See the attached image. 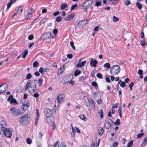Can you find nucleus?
Returning <instances> with one entry per match:
<instances>
[{"label": "nucleus", "instance_id": "a211bd4d", "mask_svg": "<svg viewBox=\"0 0 147 147\" xmlns=\"http://www.w3.org/2000/svg\"><path fill=\"white\" fill-rule=\"evenodd\" d=\"M100 139H98V143L96 144H95V141L94 140H92V144H91L90 146L91 147H94V146L96 145L95 146L96 147H97L98 146L99 144V143L100 142Z\"/></svg>", "mask_w": 147, "mask_h": 147}, {"label": "nucleus", "instance_id": "58836bf2", "mask_svg": "<svg viewBox=\"0 0 147 147\" xmlns=\"http://www.w3.org/2000/svg\"><path fill=\"white\" fill-rule=\"evenodd\" d=\"M122 108L120 107L119 108V115L120 116V117L121 118H122Z\"/></svg>", "mask_w": 147, "mask_h": 147}, {"label": "nucleus", "instance_id": "2eb2a0df", "mask_svg": "<svg viewBox=\"0 0 147 147\" xmlns=\"http://www.w3.org/2000/svg\"><path fill=\"white\" fill-rule=\"evenodd\" d=\"M74 16V13H72L68 16L64 18V20L65 21L71 20L73 19Z\"/></svg>", "mask_w": 147, "mask_h": 147}, {"label": "nucleus", "instance_id": "72a5a7b5", "mask_svg": "<svg viewBox=\"0 0 147 147\" xmlns=\"http://www.w3.org/2000/svg\"><path fill=\"white\" fill-rule=\"evenodd\" d=\"M113 21L114 22H116L117 21L119 20V19L117 17H116L115 16H114L113 18Z\"/></svg>", "mask_w": 147, "mask_h": 147}, {"label": "nucleus", "instance_id": "ea45409f", "mask_svg": "<svg viewBox=\"0 0 147 147\" xmlns=\"http://www.w3.org/2000/svg\"><path fill=\"white\" fill-rule=\"evenodd\" d=\"M133 140H131L127 144V147H130L131 146H132L133 144Z\"/></svg>", "mask_w": 147, "mask_h": 147}, {"label": "nucleus", "instance_id": "e2e57ef3", "mask_svg": "<svg viewBox=\"0 0 147 147\" xmlns=\"http://www.w3.org/2000/svg\"><path fill=\"white\" fill-rule=\"evenodd\" d=\"M12 5V3L9 2L7 5V9H8Z\"/></svg>", "mask_w": 147, "mask_h": 147}, {"label": "nucleus", "instance_id": "dca6fc26", "mask_svg": "<svg viewBox=\"0 0 147 147\" xmlns=\"http://www.w3.org/2000/svg\"><path fill=\"white\" fill-rule=\"evenodd\" d=\"M54 119V117L53 115H51V116L47 117L46 120L48 123H52L53 122V119Z\"/></svg>", "mask_w": 147, "mask_h": 147}, {"label": "nucleus", "instance_id": "bf43d9fd", "mask_svg": "<svg viewBox=\"0 0 147 147\" xmlns=\"http://www.w3.org/2000/svg\"><path fill=\"white\" fill-rule=\"evenodd\" d=\"M69 82V81H63L62 80L61 81V84H65Z\"/></svg>", "mask_w": 147, "mask_h": 147}, {"label": "nucleus", "instance_id": "7ed1b4c3", "mask_svg": "<svg viewBox=\"0 0 147 147\" xmlns=\"http://www.w3.org/2000/svg\"><path fill=\"white\" fill-rule=\"evenodd\" d=\"M120 68L118 65H114L110 69V72L111 74L113 75H117L120 72Z\"/></svg>", "mask_w": 147, "mask_h": 147}, {"label": "nucleus", "instance_id": "393cba45", "mask_svg": "<svg viewBox=\"0 0 147 147\" xmlns=\"http://www.w3.org/2000/svg\"><path fill=\"white\" fill-rule=\"evenodd\" d=\"M58 32V30L56 29H55L53 31V33L54 35V36H52L51 37L52 38H54L56 36V35Z\"/></svg>", "mask_w": 147, "mask_h": 147}, {"label": "nucleus", "instance_id": "5fc2aeb1", "mask_svg": "<svg viewBox=\"0 0 147 147\" xmlns=\"http://www.w3.org/2000/svg\"><path fill=\"white\" fill-rule=\"evenodd\" d=\"M52 129L53 130H55L56 129L55 124L54 122H53L52 123Z\"/></svg>", "mask_w": 147, "mask_h": 147}, {"label": "nucleus", "instance_id": "c85d7f7f", "mask_svg": "<svg viewBox=\"0 0 147 147\" xmlns=\"http://www.w3.org/2000/svg\"><path fill=\"white\" fill-rule=\"evenodd\" d=\"M99 114L100 116V118H103V111L102 109H100V110Z\"/></svg>", "mask_w": 147, "mask_h": 147}, {"label": "nucleus", "instance_id": "69168bd1", "mask_svg": "<svg viewBox=\"0 0 147 147\" xmlns=\"http://www.w3.org/2000/svg\"><path fill=\"white\" fill-rule=\"evenodd\" d=\"M59 13V11H56V12H55L53 14V15L55 16L58 15Z\"/></svg>", "mask_w": 147, "mask_h": 147}, {"label": "nucleus", "instance_id": "de8ad7c7", "mask_svg": "<svg viewBox=\"0 0 147 147\" xmlns=\"http://www.w3.org/2000/svg\"><path fill=\"white\" fill-rule=\"evenodd\" d=\"M102 1L96 2L95 4V6H99L101 5Z\"/></svg>", "mask_w": 147, "mask_h": 147}, {"label": "nucleus", "instance_id": "f8f14e48", "mask_svg": "<svg viewBox=\"0 0 147 147\" xmlns=\"http://www.w3.org/2000/svg\"><path fill=\"white\" fill-rule=\"evenodd\" d=\"M87 21L84 20L80 21L77 24L79 28H82L84 26H85Z\"/></svg>", "mask_w": 147, "mask_h": 147}, {"label": "nucleus", "instance_id": "7c9ffc66", "mask_svg": "<svg viewBox=\"0 0 147 147\" xmlns=\"http://www.w3.org/2000/svg\"><path fill=\"white\" fill-rule=\"evenodd\" d=\"M104 129L102 128H101V129L99 130L98 133L99 135L101 136L104 133Z\"/></svg>", "mask_w": 147, "mask_h": 147}, {"label": "nucleus", "instance_id": "13d9d810", "mask_svg": "<svg viewBox=\"0 0 147 147\" xmlns=\"http://www.w3.org/2000/svg\"><path fill=\"white\" fill-rule=\"evenodd\" d=\"M95 74V72L94 71H92L90 76L92 77H93Z\"/></svg>", "mask_w": 147, "mask_h": 147}, {"label": "nucleus", "instance_id": "3c124183", "mask_svg": "<svg viewBox=\"0 0 147 147\" xmlns=\"http://www.w3.org/2000/svg\"><path fill=\"white\" fill-rule=\"evenodd\" d=\"M75 130L77 132V133H81V132L79 128H77L76 127H75Z\"/></svg>", "mask_w": 147, "mask_h": 147}, {"label": "nucleus", "instance_id": "473e14b6", "mask_svg": "<svg viewBox=\"0 0 147 147\" xmlns=\"http://www.w3.org/2000/svg\"><path fill=\"white\" fill-rule=\"evenodd\" d=\"M23 8L22 6H20L17 11V13H21L22 11Z\"/></svg>", "mask_w": 147, "mask_h": 147}, {"label": "nucleus", "instance_id": "79ce46f5", "mask_svg": "<svg viewBox=\"0 0 147 147\" xmlns=\"http://www.w3.org/2000/svg\"><path fill=\"white\" fill-rule=\"evenodd\" d=\"M70 45L71 47L73 48V49L74 50H75L76 49V48L75 47L74 45V43L73 41H71L70 42Z\"/></svg>", "mask_w": 147, "mask_h": 147}, {"label": "nucleus", "instance_id": "ddd939ff", "mask_svg": "<svg viewBox=\"0 0 147 147\" xmlns=\"http://www.w3.org/2000/svg\"><path fill=\"white\" fill-rule=\"evenodd\" d=\"M97 63V61L95 59L94 60L93 59H91L90 63V66L91 67H96Z\"/></svg>", "mask_w": 147, "mask_h": 147}, {"label": "nucleus", "instance_id": "8fccbe9b", "mask_svg": "<svg viewBox=\"0 0 147 147\" xmlns=\"http://www.w3.org/2000/svg\"><path fill=\"white\" fill-rule=\"evenodd\" d=\"M126 85V84L124 82H122L120 84V86L122 88L124 87Z\"/></svg>", "mask_w": 147, "mask_h": 147}, {"label": "nucleus", "instance_id": "e433bc0d", "mask_svg": "<svg viewBox=\"0 0 147 147\" xmlns=\"http://www.w3.org/2000/svg\"><path fill=\"white\" fill-rule=\"evenodd\" d=\"M13 96L12 95H10L7 98V101L8 102H11V101L13 99Z\"/></svg>", "mask_w": 147, "mask_h": 147}, {"label": "nucleus", "instance_id": "a878e982", "mask_svg": "<svg viewBox=\"0 0 147 147\" xmlns=\"http://www.w3.org/2000/svg\"><path fill=\"white\" fill-rule=\"evenodd\" d=\"M67 7V5L65 3H63L62 4L60 7L61 9V10H63Z\"/></svg>", "mask_w": 147, "mask_h": 147}, {"label": "nucleus", "instance_id": "49530a36", "mask_svg": "<svg viewBox=\"0 0 147 147\" xmlns=\"http://www.w3.org/2000/svg\"><path fill=\"white\" fill-rule=\"evenodd\" d=\"M92 85L94 87H98V84L95 82H92Z\"/></svg>", "mask_w": 147, "mask_h": 147}, {"label": "nucleus", "instance_id": "c03bdc74", "mask_svg": "<svg viewBox=\"0 0 147 147\" xmlns=\"http://www.w3.org/2000/svg\"><path fill=\"white\" fill-rule=\"evenodd\" d=\"M104 66L108 69H109L110 68V65L109 63H107L104 65Z\"/></svg>", "mask_w": 147, "mask_h": 147}, {"label": "nucleus", "instance_id": "aec40b11", "mask_svg": "<svg viewBox=\"0 0 147 147\" xmlns=\"http://www.w3.org/2000/svg\"><path fill=\"white\" fill-rule=\"evenodd\" d=\"M28 53V51L25 49L24 51L22 53L21 55H23L22 56L23 58H25Z\"/></svg>", "mask_w": 147, "mask_h": 147}, {"label": "nucleus", "instance_id": "37998d69", "mask_svg": "<svg viewBox=\"0 0 147 147\" xmlns=\"http://www.w3.org/2000/svg\"><path fill=\"white\" fill-rule=\"evenodd\" d=\"M34 36L33 34H31L28 37V39L30 40H32L34 38Z\"/></svg>", "mask_w": 147, "mask_h": 147}, {"label": "nucleus", "instance_id": "f03ea898", "mask_svg": "<svg viewBox=\"0 0 147 147\" xmlns=\"http://www.w3.org/2000/svg\"><path fill=\"white\" fill-rule=\"evenodd\" d=\"M10 111L11 114L15 117L21 115L23 113L22 111L20 109L15 107H11Z\"/></svg>", "mask_w": 147, "mask_h": 147}, {"label": "nucleus", "instance_id": "4d7b16f0", "mask_svg": "<svg viewBox=\"0 0 147 147\" xmlns=\"http://www.w3.org/2000/svg\"><path fill=\"white\" fill-rule=\"evenodd\" d=\"M97 77L98 78H102V75L100 73H98L97 74Z\"/></svg>", "mask_w": 147, "mask_h": 147}, {"label": "nucleus", "instance_id": "f3484780", "mask_svg": "<svg viewBox=\"0 0 147 147\" xmlns=\"http://www.w3.org/2000/svg\"><path fill=\"white\" fill-rule=\"evenodd\" d=\"M81 59L80 60L79 62L78 63L77 67V68H78V67H82L83 66H84V65L86 64V61H83L82 62H81Z\"/></svg>", "mask_w": 147, "mask_h": 147}, {"label": "nucleus", "instance_id": "9d476101", "mask_svg": "<svg viewBox=\"0 0 147 147\" xmlns=\"http://www.w3.org/2000/svg\"><path fill=\"white\" fill-rule=\"evenodd\" d=\"M8 85L6 84H1L0 86V93H3L6 91Z\"/></svg>", "mask_w": 147, "mask_h": 147}, {"label": "nucleus", "instance_id": "b1692460", "mask_svg": "<svg viewBox=\"0 0 147 147\" xmlns=\"http://www.w3.org/2000/svg\"><path fill=\"white\" fill-rule=\"evenodd\" d=\"M80 118L82 120H83L85 121H86L87 120V118L84 115H81L80 116Z\"/></svg>", "mask_w": 147, "mask_h": 147}, {"label": "nucleus", "instance_id": "680f3d73", "mask_svg": "<svg viewBox=\"0 0 147 147\" xmlns=\"http://www.w3.org/2000/svg\"><path fill=\"white\" fill-rule=\"evenodd\" d=\"M131 3V2L130 0H127L125 1V5L127 6L129 5Z\"/></svg>", "mask_w": 147, "mask_h": 147}, {"label": "nucleus", "instance_id": "20e7f679", "mask_svg": "<svg viewBox=\"0 0 147 147\" xmlns=\"http://www.w3.org/2000/svg\"><path fill=\"white\" fill-rule=\"evenodd\" d=\"M93 0H87L82 5L83 9L86 12L88 11V9L92 5L93 3Z\"/></svg>", "mask_w": 147, "mask_h": 147}, {"label": "nucleus", "instance_id": "09e8293b", "mask_svg": "<svg viewBox=\"0 0 147 147\" xmlns=\"http://www.w3.org/2000/svg\"><path fill=\"white\" fill-rule=\"evenodd\" d=\"M59 141L55 143L54 146L53 147H59Z\"/></svg>", "mask_w": 147, "mask_h": 147}, {"label": "nucleus", "instance_id": "f704fd0d", "mask_svg": "<svg viewBox=\"0 0 147 147\" xmlns=\"http://www.w3.org/2000/svg\"><path fill=\"white\" fill-rule=\"evenodd\" d=\"M39 65V63L37 61H35L33 64V66L34 67H36Z\"/></svg>", "mask_w": 147, "mask_h": 147}, {"label": "nucleus", "instance_id": "c9c22d12", "mask_svg": "<svg viewBox=\"0 0 147 147\" xmlns=\"http://www.w3.org/2000/svg\"><path fill=\"white\" fill-rule=\"evenodd\" d=\"M32 77V75L30 73L28 74L26 76V78L27 80H29Z\"/></svg>", "mask_w": 147, "mask_h": 147}, {"label": "nucleus", "instance_id": "4c0bfd02", "mask_svg": "<svg viewBox=\"0 0 147 147\" xmlns=\"http://www.w3.org/2000/svg\"><path fill=\"white\" fill-rule=\"evenodd\" d=\"M84 76H80L78 79V81L80 82H82L84 80Z\"/></svg>", "mask_w": 147, "mask_h": 147}, {"label": "nucleus", "instance_id": "6e6552de", "mask_svg": "<svg viewBox=\"0 0 147 147\" xmlns=\"http://www.w3.org/2000/svg\"><path fill=\"white\" fill-rule=\"evenodd\" d=\"M4 135L7 138H10L12 135L11 131L9 128H5L3 130Z\"/></svg>", "mask_w": 147, "mask_h": 147}, {"label": "nucleus", "instance_id": "a18cd8bd", "mask_svg": "<svg viewBox=\"0 0 147 147\" xmlns=\"http://www.w3.org/2000/svg\"><path fill=\"white\" fill-rule=\"evenodd\" d=\"M78 5L77 4H75L72 5L71 7L70 10L72 11L74 9H75L76 7Z\"/></svg>", "mask_w": 147, "mask_h": 147}, {"label": "nucleus", "instance_id": "6e6d98bb", "mask_svg": "<svg viewBox=\"0 0 147 147\" xmlns=\"http://www.w3.org/2000/svg\"><path fill=\"white\" fill-rule=\"evenodd\" d=\"M72 129L73 131L71 133V135L72 137H75V133H74V128L72 126Z\"/></svg>", "mask_w": 147, "mask_h": 147}, {"label": "nucleus", "instance_id": "338daca9", "mask_svg": "<svg viewBox=\"0 0 147 147\" xmlns=\"http://www.w3.org/2000/svg\"><path fill=\"white\" fill-rule=\"evenodd\" d=\"M34 74L36 76H39L40 75V74L38 71H36L34 72Z\"/></svg>", "mask_w": 147, "mask_h": 147}, {"label": "nucleus", "instance_id": "1a4fd4ad", "mask_svg": "<svg viewBox=\"0 0 147 147\" xmlns=\"http://www.w3.org/2000/svg\"><path fill=\"white\" fill-rule=\"evenodd\" d=\"M29 91L31 92H34L35 90L36 89V84L34 82L32 83L29 86Z\"/></svg>", "mask_w": 147, "mask_h": 147}, {"label": "nucleus", "instance_id": "cd10ccee", "mask_svg": "<svg viewBox=\"0 0 147 147\" xmlns=\"http://www.w3.org/2000/svg\"><path fill=\"white\" fill-rule=\"evenodd\" d=\"M42 82H43L42 78L39 79V80H38V82H37L38 85L39 86H40L42 84Z\"/></svg>", "mask_w": 147, "mask_h": 147}, {"label": "nucleus", "instance_id": "774afa93", "mask_svg": "<svg viewBox=\"0 0 147 147\" xmlns=\"http://www.w3.org/2000/svg\"><path fill=\"white\" fill-rule=\"evenodd\" d=\"M145 44V41L144 40H142L141 41V45L142 46H144Z\"/></svg>", "mask_w": 147, "mask_h": 147}, {"label": "nucleus", "instance_id": "bb28decb", "mask_svg": "<svg viewBox=\"0 0 147 147\" xmlns=\"http://www.w3.org/2000/svg\"><path fill=\"white\" fill-rule=\"evenodd\" d=\"M62 19V17L61 16H59L56 17L55 18V20L57 22H61Z\"/></svg>", "mask_w": 147, "mask_h": 147}, {"label": "nucleus", "instance_id": "052dcab7", "mask_svg": "<svg viewBox=\"0 0 147 147\" xmlns=\"http://www.w3.org/2000/svg\"><path fill=\"white\" fill-rule=\"evenodd\" d=\"M147 143V136L146 137V138L144 139V141L143 142V143L142 145H143V144H146Z\"/></svg>", "mask_w": 147, "mask_h": 147}, {"label": "nucleus", "instance_id": "5701e85b", "mask_svg": "<svg viewBox=\"0 0 147 147\" xmlns=\"http://www.w3.org/2000/svg\"><path fill=\"white\" fill-rule=\"evenodd\" d=\"M32 13L30 12V13H27L25 15V17L26 19H28L32 16Z\"/></svg>", "mask_w": 147, "mask_h": 147}, {"label": "nucleus", "instance_id": "9b49d317", "mask_svg": "<svg viewBox=\"0 0 147 147\" xmlns=\"http://www.w3.org/2000/svg\"><path fill=\"white\" fill-rule=\"evenodd\" d=\"M63 95L62 94H59L57 98V100L55 101V103H59L62 102L63 100Z\"/></svg>", "mask_w": 147, "mask_h": 147}, {"label": "nucleus", "instance_id": "a19ab883", "mask_svg": "<svg viewBox=\"0 0 147 147\" xmlns=\"http://www.w3.org/2000/svg\"><path fill=\"white\" fill-rule=\"evenodd\" d=\"M26 142L28 144H30L32 142V141L29 138H28L26 139Z\"/></svg>", "mask_w": 147, "mask_h": 147}, {"label": "nucleus", "instance_id": "6ab92c4d", "mask_svg": "<svg viewBox=\"0 0 147 147\" xmlns=\"http://www.w3.org/2000/svg\"><path fill=\"white\" fill-rule=\"evenodd\" d=\"M90 104H91L90 107H91V109L94 110L95 109V107L94 101L93 99H90Z\"/></svg>", "mask_w": 147, "mask_h": 147}, {"label": "nucleus", "instance_id": "0e129e2a", "mask_svg": "<svg viewBox=\"0 0 147 147\" xmlns=\"http://www.w3.org/2000/svg\"><path fill=\"white\" fill-rule=\"evenodd\" d=\"M118 145V142L117 141L115 142L113 144V147H116Z\"/></svg>", "mask_w": 147, "mask_h": 147}, {"label": "nucleus", "instance_id": "4be33fe9", "mask_svg": "<svg viewBox=\"0 0 147 147\" xmlns=\"http://www.w3.org/2000/svg\"><path fill=\"white\" fill-rule=\"evenodd\" d=\"M115 110L113 109L111 110L108 113V116L110 117H112L111 115V114H114L115 112Z\"/></svg>", "mask_w": 147, "mask_h": 147}, {"label": "nucleus", "instance_id": "39448f33", "mask_svg": "<svg viewBox=\"0 0 147 147\" xmlns=\"http://www.w3.org/2000/svg\"><path fill=\"white\" fill-rule=\"evenodd\" d=\"M51 34V32H49L44 33L43 35H41L40 40H45L50 38L52 36Z\"/></svg>", "mask_w": 147, "mask_h": 147}, {"label": "nucleus", "instance_id": "2f4dec72", "mask_svg": "<svg viewBox=\"0 0 147 147\" xmlns=\"http://www.w3.org/2000/svg\"><path fill=\"white\" fill-rule=\"evenodd\" d=\"M120 123V120L119 119H117L116 121L115 122L114 124L115 125H119Z\"/></svg>", "mask_w": 147, "mask_h": 147}, {"label": "nucleus", "instance_id": "864d4df0", "mask_svg": "<svg viewBox=\"0 0 147 147\" xmlns=\"http://www.w3.org/2000/svg\"><path fill=\"white\" fill-rule=\"evenodd\" d=\"M119 0H110L112 1V3L113 4H116L118 3Z\"/></svg>", "mask_w": 147, "mask_h": 147}, {"label": "nucleus", "instance_id": "c756f323", "mask_svg": "<svg viewBox=\"0 0 147 147\" xmlns=\"http://www.w3.org/2000/svg\"><path fill=\"white\" fill-rule=\"evenodd\" d=\"M136 6L138 8L140 9H141L142 8V6L141 4L139 2H137L136 3Z\"/></svg>", "mask_w": 147, "mask_h": 147}, {"label": "nucleus", "instance_id": "4468645a", "mask_svg": "<svg viewBox=\"0 0 147 147\" xmlns=\"http://www.w3.org/2000/svg\"><path fill=\"white\" fill-rule=\"evenodd\" d=\"M45 113L46 117L51 116V115H53L52 113L51 110L49 109L46 108L45 110Z\"/></svg>", "mask_w": 147, "mask_h": 147}, {"label": "nucleus", "instance_id": "412c9836", "mask_svg": "<svg viewBox=\"0 0 147 147\" xmlns=\"http://www.w3.org/2000/svg\"><path fill=\"white\" fill-rule=\"evenodd\" d=\"M82 73V71L80 70L76 69L74 72V75L75 77L77 76Z\"/></svg>", "mask_w": 147, "mask_h": 147}, {"label": "nucleus", "instance_id": "603ef678", "mask_svg": "<svg viewBox=\"0 0 147 147\" xmlns=\"http://www.w3.org/2000/svg\"><path fill=\"white\" fill-rule=\"evenodd\" d=\"M144 133H140V134H138V135H137V138H140L142 136L144 135Z\"/></svg>", "mask_w": 147, "mask_h": 147}, {"label": "nucleus", "instance_id": "f257e3e1", "mask_svg": "<svg viewBox=\"0 0 147 147\" xmlns=\"http://www.w3.org/2000/svg\"><path fill=\"white\" fill-rule=\"evenodd\" d=\"M30 116L28 114H26L20 117L19 122L22 125H26L29 123L30 119Z\"/></svg>", "mask_w": 147, "mask_h": 147}, {"label": "nucleus", "instance_id": "0eeeda50", "mask_svg": "<svg viewBox=\"0 0 147 147\" xmlns=\"http://www.w3.org/2000/svg\"><path fill=\"white\" fill-rule=\"evenodd\" d=\"M107 120V122L105 123L104 127L106 129H108L113 125V122L110 118H108Z\"/></svg>", "mask_w": 147, "mask_h": 147}, {"label": "nucleus", "instance_id": "423d86ee", "mask_svg": "<svg viewBox=\"0 0 147 147\" xmlns=\"http://www.w3.org/2000/svg\"><path fill=\"white\" fill-rule=\"evenodd\" d=\"M30 105L29 101L26 100L22 102L21 108L24 111H27Z\"/></svg>", "mask_w": 147, "mask_h": 147}]
</instances>
